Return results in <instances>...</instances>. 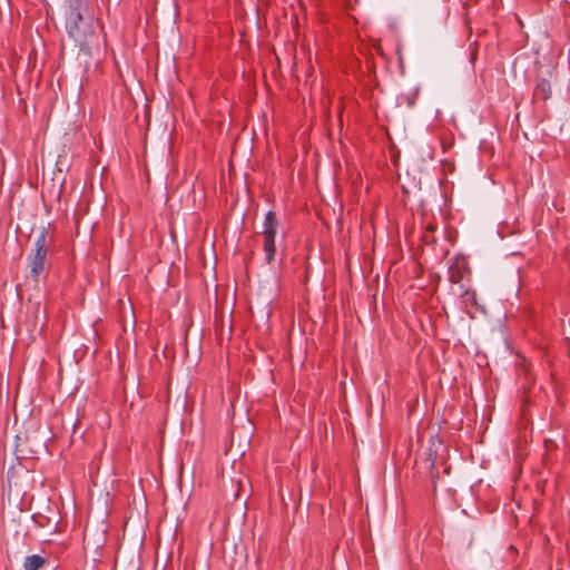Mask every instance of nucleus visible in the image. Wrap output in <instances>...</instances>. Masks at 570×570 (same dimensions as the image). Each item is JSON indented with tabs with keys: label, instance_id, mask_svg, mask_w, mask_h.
<instances>
[{
	"label": "nucleus",
	"instance_id": "nucleus-3",
	"mask_svg": "<svg viewBox=\"0 0 570 570\" xmlns=\"http://www.w3.org/2000/svg\"><path fill=\"white\" fill-rule=\"evenodd\" d=\"M278 220L276 218V214L273 210H269L263 224V249L265 253V261L267 264H272L275 259L276 246H275V236L277 233Z\"/></svg>",
	"mask_w": 570,
	"mask_h": 570
},
{
	"label": "nucleus",
	"instance_id": "nucleus-2",
	"mask_svg": "<svg viewBox=\"0 0 570 570\" xmlns=\"http://www.w3.org/2000/svg\"><path fill=\"white\" fill-rule=\"evenodd\" d=\"M48 254V229L42 227L35 240V248L29 256L30 276L38 281L45 271Z\"/></svg>",
	"mask_w": 570,
	"mask_h": 570
},
{
	"label": "nucleus",
	"instance_id": "nucleus-6",
	"mask_svg": "<svg viewBox=\"0 0 570 570\" xmlns=\"http://www.w3.org/2000/svg\"><path fill=\"white\" fill-rule=\"evenodd\" d=\"M464 299L470 302L472 305H476V293L474 291L466 289L464 292Z\"/></svg>",
	"mask_w": 570,
	"mask_h": 570
},
{
	"label": "nucleus",
	"instance_id": "nucleus-5",
	"mask_svg": "<svg viewBox=\"0 0 570 570\" xmlns=\"http://www.w3.org/2000/svg\"><path fill=\"white\" fill-rule=\"evenodd\" d=\"M46 560L39 556V554H31L26 557L23 562V569L24 570H39L43 564Z\"/></svg>",
	"mask_w": 570,
	"mask_h": 570
},
{
	"label": "nucleus",
	"instance_id": "nucleus-4",
	"mask_svg": "<svg viewBox=\"0 0 570 570\" xmlns=\"http://www.w3.org/2000/svg\"><path fill=\"white\" fill-rule=\"evenodd\" d=\"M551 85L547 79H541L535 86L534 97L541 100H547L551 97Z\"/></svg>",
	"mask_w": 570,
	"mask_h": 570
},
{
	"label": "nucleus",
	"instance_id": "nucleus-1",
	"mask_svg": "<svg viewBox=\"0 0 570 570\" xmlns=\"http://www.w3.org/2000/svg\"><path fill=\"white\" fill-rule=\"evenodd\" d=\"M83 8L82 0H72L66 12V30L69 37L79 43L86 42L87 37L92 33L90 23L82 16Z\"/></svg>",
	"mask_w": 570,
	"mask_h": 570
},
{
	"label": "nucleus",
	"instance_id": "nucleus-7",
	"mask_svg": "<svg viewBox=\"0 0 570 570\" xmlns=\"http://www.w3.org/2000/svg\"><path fill=\"white\" fill-rule=\"evenodd\" d=\"M451 281H452V282H458V281H459V276H458V275L452 274V275H451Z\"/></svg>",
	"mask_w": 570,
	"mask_h": 570
}]
</instances>
